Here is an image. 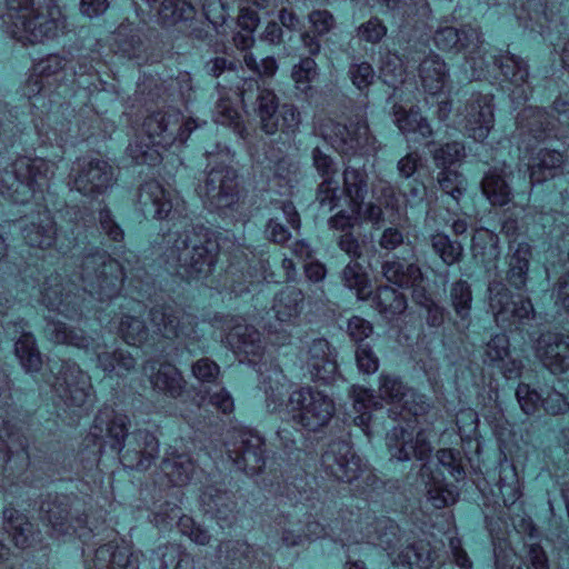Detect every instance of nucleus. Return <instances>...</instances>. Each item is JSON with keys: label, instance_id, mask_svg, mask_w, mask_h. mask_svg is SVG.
I'll use <instances>...</instances> for the list:
<instances>
[{"label": "nucleus", "instance_id": "obj_1", "mask_svg": "<svg viewBox=\"0 0 569 569\" xmlns=\"http://www.w3.org/2000/svg\"><path fill=\"white\" fill-rule=\"evenodd\" d=\"M343 543L367 542L379 546L388 552L396 566H408L410 569H431L436 561V552L425 541L406 546L397 552L401 541L399 526L389 518H376L369 512L355 515L349 512L342 517Z\"/></svg>", "mask_w": 569, "mask_h": 569}, {"label": "nucleus", "instance_id": "obj_2", "mask_svg": "<svg viewBox=\"0 0 569 569\" xmlns=\"http://www.w3.org/2000/svg\"><path fill=\"white\" fill-rule=\"evenodd\" d=\"M129 426L127 415L104 406L94 418L92 435L103 438L110 448L120 455V461L124 467L147 470L159 457V441L148 430H137L129 435Z\"/></svg>", "mask_w": 569, "mask_h": 569}, {"label": "nucleus", "instance_id": "obj_3", "mask_svg": "<svg viewBox=\"0 0 569 569\" xmlns=\"http://www.w3.org/2000/svg\"><path fill=\"white\" fill-rule=\"evenodd\" d=\"M353 408L359 412L353 422L368 435L371 419L370 410L381 407L380 400L391 405L389 417L408 420L409 416L419 417L429 410V402L423 395L407 387L399 377L382 373L379 377V399L372 390L352 386Z\"/></svg>", "mask_w": 569, "mask_h": 569}, {"label": "nucleus", "instance_id": "obj_4", "mask_svg": "<svg viewBox=\"0 0 569 569\" xmlns=\"http://www.w3.org/2000/svg\"><path fill=\"white\" fill-rule=\"evenodd\" d=\"M3 22L8 34L32 44L53 40L66 28L54 0H7Z\"/></svg>", "mask_w": 569, "mask_h": 569}, {"label": "nucleus", "instance_id": "obj_5", "mask_svg": "<svg viewBox=\"0 0 569 569\" xmlns=\"http://www.w3.org/2000/svg\"><path fill=\"white\" fill-rule=\"evenodd\" d=\"M171 243L164 252L166 263L190 278L207 277L213 270L219 244L203 226H188L183 231L169 236Z\"/></svg>", "mask_w": 569, "mask_h": 569}, {"label": "nucleus", "instance_id": "obj_6", "mask_svg": "<svg viewBox=\"0 0 569 569\" xmlns=\"http://www.w3.org/2000/svg\"><path fill=\"white\" fill-rule=\"evenodd\" d=\"M209 171L198 193L210 210L221 211L238 201L237 172L231 166L234 153L224 144L217 143L206 151Z\"/></svg>", "mask_w": 569, "mask_h": 569}, {"label": "nucleus", "instance_id": "obj_7", "mask_svg": "<svg viewBox=\"0 0 569 569\" xmlns=\"http://www.w3.org/2000/svg\"><path fill=\"white\" fill-rule=\"evenodd\" d=\"M57 163L40 157L20 156L11 164V170L0 174V194L14 203H24L53 177Z\"/></svg>", "mask_w": 569, "mask_h": 569}, {"label": "nucleus", "instance_id": "obj_8", "mask_svg": "<svg viewBox=\"0 0 569 569\" xmlns=\"http://www.w3.org/2000/svg\"><path fill=\"white\" fill-rule=\"evenodd\" d=\"M435 46L442 51H462L465 53L463 69L466 74L480 80L486 76L489 62L486 59V48L482 34L478 28L463 26L457 29L446 26L437 29L433 36Z\"/></svg>", "mask_w": 569, "mask_h": 569}, {"label": "nucleus", "instance_id": "obj_9", "mask_svg": "<svg viewBox=\"0 0 569 569\" xmlns=\"http://www.w3.org/2000/svg\"><path fill=\"white\" fill-rule=\"evenodd\" d=\"M79 279L82 290L99 301L118 296L123 279L122 266L106 251L86 254L80 263Z\"/></svg>", "mask_w": 569, "mask_h": 569}, {"label": "nucleus", "instance_id": "obj_10", "mask_svg": "<svg viewBox=\"0 0 569 569\" xmlns=\"http://www.w3.org/2000/svg\"><path fill=\"white\" fill-rule=\"evenodd\" d=\"M286 410L293 425L317 432L327 427L335 417L336 402L326 392L303 386L289 395Z\"/></svg>", "mask_w": 569, "mask_h": 569}, {"label": "nucleus", "instance_id": "obj_11", "mask_svg": "<svg viewBox=\"0 0 569 569\" xmlns=\"http://www.w3.org/2000/svg\"><path fill=\"white\" fill-rule=\"evenodd\" d=\"M204 122L186 118L179 110L170 108L149 114L142 123V133L161 149L183 144L191 132Z\"/></svg>", "mask_w": 569, "mask_h": 569}, {"label": "nucleus", "instance_id": "obj_12", "mask_svg": "<svg viewBox=\"0 0 569 569\" xmlns=\"http://www.w3.org/2000/svg\"><path fill=\"white\" fill-rule=\"evenodd\" d=\"M316 131L342 154H369L378 150L376 138L363 121L351 122L347 126L331 118H319Z\"/></svg>", "mask_w": 569, "mask_h": 569}, {"label": "nucleus", "instance_id": "obj_13", "mask_svg": "<svg viewBox=\"0 0 569 569\" xmlns=\"http://www.w3.org/2000/svg\"><path fill=\"white\" fill-rule=\"evenodd\" d=\"M53 388L72 413L81 416L93 406L91 378L76 362H62Z\"/></svg>", "mask_w": 569, "mask_h": 569}, {"label": "nucleus", "instance_id": "obj_14", "mask_svg": "<svg viewBox=\"0 0 569 569\" xmlns=\"http://www.w3.org/2000/svg\"><path fill=\"white\" fill-rule=\"evenodd\" d=\"M488 291L489 307L498 326L511 327L533 319L535 309L529 298L513 297L501 281L491 282Z\"/></svg>", "mask_w": 569, "mask_h": 569}, {"label": "nucleus", "instance_id": "obj_15", "mask_svg": "<svg viewBox=\"0 0 569 569\" xmlns=\"http://www.w3.org/2000/svg\"><path fill=\"white\" fill-rule=\"evenodd\" d=\"M227 452L234 466L248 476L259 475L266 466L263 438L252 430H239L227 443Z\"/></svg>", "mask_w": 569, "mask_h": 569}, {"label": "nucleus", "instance_id": "obj_16", "mask_svg": "<svg viewBox=\"0 0 569 569\" xmlns=\"http://www.w3.org/2000/svg\"><path fill=\"white\" fill-rule=\"evenodd\" d=\"M72 171V189L83 196L97 197L102 194L113 182L112 167L102 159H79Z\"/></svg>", "mask_w": 569, "mask_h": 569}, {"label": "nucleus", "instance_id": "obj_17", "mask_svg": "<svg viewBox=\"0 0 569 569\" xmlns=\"http://www.w3.org/2000/svg\"><path fill=\"white\" fill-rule=\"evenodd\" d=\"M42 521L50 528L54 538L78 535L84 537L86 517L70 518V506L67 497L49 498L40 506Z\"/></svg>", "mask_w": 569, "mask_h": 569}, {"label": "nucleus", "instance_id": "obj_18", "mask_svg": "<svg viewBox=\"0 0 569 569\" xmlns=\"http://www.w3.org/2000/svg\"><path fill=\"white\" fill-rule=\"evenodd\" d=\"M321 466L328 476L342 482H352L362 471L361 459L346 441L330 443L321 457Z\"/></svg>", "mask_w": 569, "mask_h": 569}, {"label": "nucleus", "instance_id": "obj_19", "mask_svg": "<svg viewBox=\"0 0 569 569\" xmlns=\"http://www.w3.org/2000/svg\"><path fill=\"white\" fill-rule=\"evenodd\" d=\"M22 236L30 247L48 249L54 244L60 253H67L76 244L74 237L62 240L57 236L56 222L47 209L23 226Z\"/></svg>", "mask_w": 569, "mask_h": 569}, {"label": "nucleus", "instance_id": "obj_20", "mask_svg": "<svg viewBox=\"0 0 569 569\" xmlns=\"http://www.w3.org/2000/svg\"><path fill=\"white\" fill-rule=\"evenodd\" d=\"M305 367L315 382L330 385L338 375L337 352L323 338L313 339L302 356Z\"/></svg>", "mask_w": 569, "mask_h": 569}, {"label": "nucleus", "instance_id": "obj_21", "mask_svg": "<svg viewBox=\"0 0 569 569\" xmlns=\"http://www.w3.org/2000/svg\"><path fill=\"white\" fill-rule=\"evenodd\" d=\"M535 355L551 373H568L569 336L557 332L541 333L536 341Z\"/></svg>", "mask_w": 569, "mask_h": 569}, {"label": "nucleus", "instance_id": "obj_22", "mask_svg": "<svg viewBox=\"0 0 569 569\" xmlns=\"http://www.w3.org/2000/svg\"><path fill=\"white\" fill-rule=\"evenodd\" d=\"M386 441L391 458L398 461H408L412 458L425 460L432 450L425 431H419L413 438L412 432L403 427H395L389 431Z\"/></svg>", "mask_w": 569, "mask_h": 569}, {"label": "nucleus", "instance_id": "obj_23", "mask_svg": "<svg viewBox=\"0 0 569 569\" xmlns=\"http://www.w3.org/2000/svg\"><path fill=\"white\" fill-rule=\"evenodd\" d=\"M227 343L237 355H243L248 362L256 366L261 358L263 346L260 332L252 326L242 323L240 318L226 319Z\"/></svg>", "mask_w": 569, "mask_h": 569}, {"label": "nucleus", "instance_id": "obj_24", "mask_svg": "<svg viewBox=\"0 0 569 569\" xmlns=\"http://www.w3.org/2000/svg\"><path fill=\"white\" fill-rule=\"evenodd\" d=\"M492 94H472L466 104V130L470 138L483 141L495 124Z\"/></svg>", "mask_w": 569, "mask_h": 569}, {"label": "nucleus", "instance_id": "obj_25", "mask_svg": "<svg viewBox=\"0 0 569 569\" xmlns=\"http://www.w3.org/2000/svg\"><path fill=\"white\" fill-rule=\"evenodd\" d=\"M86 563L90 569H138L139 553L124 542L111 541L97 548Z\"/></svg>", "mask_w": 569, "mask_h": 569}, {"label": "nucleus", "instance_id": "obj_26", "mask_svg": "<svg viewBox=\"0 0 569 569\" xmlns=\"http://www.w3.org/2000/svg\"><path fill=\"white\" fill-rule=\"evenodd\" d=\"M173 521H177L179 531L192 542L200 546H207L210 542L211 536L208 530L197 525L191 517L180 515V507L177 503L166 502L153 512L152 522L157 527L166 528Z\"/></svg>", "mask_w": 569, "mask_h": 569}, {"label": "nucleus", "instance_id": "obj_27", "mask_svg": "<svg viewBox=\"0 0 569 569\" xmlns=\"http://www.w3.org/2000/svg\"><path fill=\"white\" fill-rule=\"evenodd\" d=\"M3 528L19 549L37 548L42 543V533L29 518L19 510L7 507L3 509Z\"/></svg>", "mask_w": 569, "mask_h": 569}, {"label": "nucleus", "instance_id": "obj_28", "mask_svg": "<svg viewBox=\"0 0 569 569\" xmlns=\"http://www.w3.org/2000/svg\"><path fill=\"white\" fill-rule=\"evenodd\" d=\"M150 320L158 335L167 339L189 337L193 332V318L171 307H154Z\"/></svg>", "mask_w": 569, "mask_h": 569}, {"label": "nucleus", "instance_id": "obj_29", "mask_svg": "<svg viewBox=\"0 0 569 569\" xmlns=\"http://www.w3.org/2000/svg\"><path fill=\"white\" fill-rule=\"evenodd\" d=\"M41 303L49 310L58 311L68 319H76L81 316L79 297L71 291L64 292L60 277L50 276L41 289Z\"/></svg>", "mask_w": 569, "mask_h": 569}, {"label": "nucleus", "instance_id": "obj_30", "mask_svg": "<svg viewBox=\"0 0 569 569\" xmlns=\"http://www.w3.org/2000/svg\"><path fill=\"white\" fill-rule=\"evenodd\" d=\"M483 362L501 371L507 379L521 375L522 361L510 355V341L507 335L493 336L485 346Z\"/></svg>", "mask_w": 569, "mask_h": 569}, {"label": "nucleus", "instance_id": "obj_31", "mask_svg": "<svg viewBox=\"0 0 569 569\" xmlns=\"http://www.w3.org/2000/svg\"><path fill=\"white\" fill-rule=\"evenodd\" d=\"M138 204L144 217L162 220L172 210V192L156 180L147 181L139 189Z\"/></svg>", "mask_w": 569, "mask_h": 569}, {"label": "nucleus", "instance_id": "obj_32", "mask_svg": "<svg viewBox=\"0 0 569 569\" xmlns=\"http://www.w3.org/2000/svg\"><path fill=\"white\" fill-rule=\"evenodd\" d=\"M143 372L154 390L171 398L180 397L186 388L181 372L171 363L148 361L143 365Z\"/></svg>", "mask_w": 569, "mask_h": 569}, {"label": "nucleus", "instance_id": "obj_33", "mask_svg": "<svg viewBox=\"0 0 569 569\" xmlns=\"http://www.w3.org/2000/svg\"><path fill=\"white\" fill-rule=\"evenodd\" d=\"M495 64L499 67L505 79L515 87L511 91L512 99L527 100L531 92L527 63L520 57L505 52L495 57Z\"/></svg>", "mask_w": 569, "mask_h": 569}, {"label": "nucleus", "instance_id": "obj_34", "mask_svg": "<svg viewBox=\"0 0 569 569\" xmlns=\"http://www.w3.org/2000/svg\"><path fill=\"white\" fill-rule=\"evenodd\" d=\"M551 127L550 116L540 108L527 107L517 117V130L527 151L531 150V138L535 141L545 139Z\"/></svg>", "mask_w": 569, "mask_h": 569}, {"label": "nucleus", "instance_id": "obj_35", "mask_svg": "<svg viewBox=\"0 0 569 569\" xmlns=\"http://www.w3.org/2000/svg\"><path fill=\"white\" fill-rule=\"evenodd\" d=\"M419 78L423 90L430 96H437L449 88L450 76L445 60L436 54H428L419 66Z\"/></svg>", "mask_w": 569, "mask_h": 569}, {"label": "nucleus", "instance_id": "obj_36", "mask_svg": "<svg viewBox=\"0 0 569 569\" xmlns=\"http://www.w3.org/2000/svg\"><path fill=\"white\" fill-rule=\"evenodd\" d=\"M6 435L8 440H3L0 435V468L3 472V478H7L13 482L16 477V467L19 470L24 469L28 466V453L26 451L24 443L19 440V448H14L16 435L9 430L6 425ZM0 487H6L4 479L0 480Z\"/></svg>", "mask_w": 569, "mask_h": 569}, {"label": "nucleus", "instance_id": "obj_37", "mask_svg": "<svg viewBox=\"0 0 569 569\" xmlns=\"http://www.w3.org/2000/svg\"><path fill=\"white\" fill-rule=\"evenodd\" d=\"M283 220L293 230L300 229V216L293 203L290 201L283 202L280 213L268 220L264 228V236L269 241L277 244H284L291 238V232L283 224Z\"/></svg>", "mask_w": 569, "mask_h": 569}, {"label": "nucleus", "instance_id": "obj_38", "mask_svg": "<svg viewBox=\"0 0 569 569\" xmlns=\"http://www.w3.org/2000/svg\"><path fill=\"white\" fill-rule=\"evenodd\" d=\"M161 473L168 483L174 487L188 485L194 473L196 465L187 453H166L160 465Z\"/></svg>", "mask_w": 569, "mask_h": 569}, {"label": "nucleus", "instance_id": "obj_39", "mask_svg": "<svg viewBox=\"0 0 569 569\" xmlns=\"http://www.w3.org/2000/svg\"><path fill=\"white\" fill-rule=\"evenodd\" d=\"M303 306V292L296 287H286L274 296L272 311L280 322L291 323L299 318Z\"/></svg>", "mask_w": 569, "mask_h": 569}, {"label": "nucleus", "instance_id": "obj_40", "mask_svg": "<svg viewBox=\"0 0 569 569\" xmlns=\"http://www.w3.org/2000/svg\"><path fill=\"white\" fill-rule=\"evenodd\" d=\"M262 366L266 367L267 363H262L258 368L261 376V388L266 393L268 408L274 411L282 403L288 379L278 365L270 363L269 368H266L264 371Z\"/></svg>", "mask_w": 569, "mask_h": 569}, {"label": "nucleus", "instance_id": "obj_41", "mask_svg": "<svg viewBox=\"0 0 569 569\" xmlns=\"http://www.w3.org/2000/svg\"><path fill=\"white\" fill-rule=\"evenodd\" d=\"M69 64L70 60L67 58L59 54H49L36 62L33 68L37 74L42 77L48 84V90H51L74 74Z\"/></svg>", "mask_w": 569, "mask_h": 569}, {"label": "nucleus", "instance_id": "obj_42", "mask_svg": "<svg viewBox=\"0 0 569 569\" xmlns=\"http://www.w3.org/2000/svg\"><path fill=\"white\" fill-rule=\"evenodd\" d=\"M505 167L492 168L483 177L481 181V190L483 196L492 206H506L511 200V188L506 181Z\"/></svg>", "mask_w": 569, "mask_h": 569}, {"label": "nucleus", "instance_id": "obj_43", "mask_svg": "<svg viewBox=\"0 0 569 569\" xmlns=\"http://www.w3.org/2000/svg\"><path fill=\"white\" fill-rule=\"evenodd\" d=\"M200 505L206 513L219 520H227L236 510V501L231 493L217 487H207L200 496Z\"/></svg>", "mask_w": 569, "mask_h": 569}, {"label": "nucleus", "instance_id": "obj_44", "mask_svg": "<svg viewBox=\"0 0 569 569\" xmlns=\"http://www.w3.org/2000/svg\"><path fill=\"white\" fill-rule=\"evenodd\" d=\"M562 161V154L556 150L541 149L531 156L528 161L531 184L553 178Z\"/></svg>", "mask_w": 569, "mask_h": 569}, {"label": "nucleus", "instance_id": "obj_45", "mask_svg": "<svg viewBox=\"0 0 569 569\" xmlns=\"http://www.w3.org/2000/svg\"><path fill=\"white\" fill-rule=\"evenodd\" d=\"M383 277L400 288L417 286L422 281L420 268L415 263H406L398 258L387 260L382 263Z\"/></svg>", "mask_w": 569, "mask_h": 569}, {"label": "nucleus", "instance_id": "obj_46", "mask_svg": "<svg viewBox=\"0 0 569 569\" xmlns=\"http://www.w3.org/2000/svg\"><path fill=\"white\" fill-rule=\"evenodd\" d=\"M44 335L48 340L58 345H68L84 350H88L91 345V339L81 330L70 329L60 320L48 318Z\"/></svg>", "mask_w": 569, "mask_h": 569}, {"label": "nucleus", "instance_id": "obj_47", "mask_svg": "<svg viewBox=\"0 0 569 569\" xmlns=\"http://www.w3.org/2000/svg\"><path fill=\"white\" fill-rule=\"evenodd\" d=\"M259 89L257 97V114L260 119L261 129L267 134H274L280 127L278 110L279 100L276 93L270 89Z\"/></svg>", "mask_w": 569, "mask_h": 569}, {"label": "nucleus", "instance_id": "obj_48", "mask_svg": "<svg viewBox=\"0 0 569 569\" xmlns=\"http://www.w3.org/2000/svg\"><path fill=\"white\" fill-rule=\"evenodd\" d=\"M392 109L395 123L403 134L419 133L422 138L432 136L431 126L418 108L406 110L402 106L395 104Z\"/></svg>", "mask_w": 569, "mask_h": 569}, {"label": "nucleus", "instance_id": "obj_49", "mask_svg": "<svg viewBox=\"0 0 569 569\" xmlns=\"http://www.w3.org/2000/svg\"><path fill=\"white\" fill-rule=\"evenodd\" d=\"M531 258V246L527 242H519L509 260L507 279L509 283L521 290L527 284V274Z\"/></svg>", "mask_w": 569, "mask_h": 569}, {"label": "nucleus", "instance_id": "obj_50", "mask_svg": "<svg viewBox=\"0 0 569 569\" xmlns=\"http://www.w3.org/2000/svg\"><path fill=\"white\" fill-rule=\"evenodd\" d=\"M97 360L98 367L104 372L114 373L118 377L128 375L137 366V358L123 349L98 352Z\"/></svg>", "mask_w": 569, "mask_h": 569}, {"label": "nucleus", "instance_id": "obj_51", "mask_svg": "<svg viewBox=\"0 0 569 569\" xmlns=\"http://www.w3.org/2000/svg\"><path fill=\"white\" fill-rule=\"evenodd\" d=\"M343 192L350 204L359 212L368 192L367 174L363 170L348 167L343 171Z\"/></svg>", "mask_w": 569, "mask_h": 569}, {"label": "nucleus", "instance_id": "obj_52", "mask_svg": "<svg viewBox=\"0 0 569 569\" xmlns=\"http://www.w3.org/2000/svg\"><path fill=\"white\" fill-rule=\"evenodd\" d=\"M375 303L379 313L389 320L403 313L407 309L406 297L389 286L378 288Z\"/></svg>", "mask_w": 569, "mask_h": 569}, {"label": "nucleus", "instance_id": "obj_53", "mask_svg": "<svg viewBox=\"0 0 569 569\" xmlns=\"http://www.w3.org/2000/svg\"><path fill=\"white\" fill-rule=\"evenodd\" d=\"M213 120L221 126L230 127L241 138L246 130L242 116L237 107V102L229 97L221 96L213 110Z\"/></svg>", "mask_w": 569, "mask_h": 569}, {"label": "nucleus", "instance_id": "obj_54", "mask_svg": "<svg viewBox=\"0 0 569 569\" xmlns=\"http://www.w3.org/2000/svg\"><path fill=\"white\" fill-rule=\"evenodd\" d=\"M14 352L27 372H37L41 369L42 358L32 333L22 331L16 341Z\"/></svg>", "mask_w": 569, "mask_h": 569}, {"label": "nucleus", "instance_id": "obj_55", "mask_svg": "<svg viewBox=\"0 0 569 569\" xmlns=\"http://www.w3.org/2000/svg\"><path fill=\"white\" fill-rule=\"evenodd\" d=\"M472 253L485 264L495 262L500 257L499 238L489 230H477L472 237Z\"/></svg>", "mask_w": 569, "mask_h": 569}, {"label": "nucleus", "instance_id": "obj_56", "mask_svg": "<svg viewBox=\"0 0 569 569\" xmlns=\"http://www.w3.org/2000/svg\"><path fill=\"white\" fill-rule=\"evenodd\" d=\"M251 547L244 541H222L217 549V558L220 565L227 568L242 566L243 560H249Z\"/></svg>", "mask_w": 569, "mask_h": 569}, {"label": "nucleus", "instance_id": "obj_57", "mask_svg": "<svg viewBox=\"0 0 569 569\" xmlns=\"http://www.w3.org/2000/svg\"><path fill=\"white\" fill-rule=\"evenodd\" d=\"M159 149L158 146L151 143L142 133V136H138L136 140L129 143L127 153L137 164L154 166L161 160Z\"/></svg>", "mask_w": 569, "mask_h": 569}, {"label": "nucleus", "instance_id": "obj_58", "mask_svg": "<svg viewBox=\"0 0 569 569\" xmlns=\"http://www.w3.org/2000/svg\"><path fill=\"white\" fill-rule=\"evenodd\" d=\"M158 13L163 26H173L179 21L191 19L194 9L187 0H162Z\"/></svg>", "mask_w": 569, "mask_h": 569}, {"label": "nucleus", "instance_id": "obj_59", "mask_svg": "<svg viewBox=\"0 0 569 569\" xmlns=\"http://www.w3.org/2000/svg\"><path fill=\"white\" fill-rule=\"evenodd\" d=\"M406 69L402 59L395 52L387 51L380 59V78L395 89L403 83Z\"/></svg>", "mask_w": 569, "mask_h": 569}, {"label": "nucleus", "instance_id": "obj_60", "mask_svg": "<svg viewBox=\"0 0 569 569\" xmlns=\"http://www.w3.org/2000/svg\"><path fill=\"white\" fill-rule=\"evenodd\" d=\"M430 242L433 251L447 266H452L460 261L463 252V248L460 242L451 240L443 232H436L431 234Z\"/></svg>", "mask_w": 569, "mask_h": 569}, {"label": "nucleus", "instance_id": "obj_61", "mask_svg": "<svg viewBox=\"0 0 569 569\" xmlns=\"http://www.w3.org/2000/svg\"><path fill=\"white\" fill-rule=\"evenodd\" d=\"M342 279L345 286L355 290L359 299L363 300L370 295L368 276L358 262H350L345 267Z\"/></svg>", "mask_w": 569, "mask_h": 569}, {"label": "nucleus", "instance_id": "obj_62", "mask_svg": "<svg viewBox=\"0 0 569 569\" xmlns=\"http://www.w3.org/2000/svg\"><path fill=\"white\" fill-rule=\"evenodd\" d=\"M450 301L457 316L462 320L467 319L472 302L470 284L465 280L453 282L450 289Z\"/></svg>", "mask_w": 569, "mask_h": 569}, {"label": "nucleus", "instance_id": "obj_63", "mask_svg": "<svg viewBox=\"0 0 569 569\" xmlns=\"http://www.w3.org/2000/svg\"><path fill=\"white\" fill-rule=\"evenodd\" d=\"M498 485L506 506L513 505L521 497L520 482L515 466L501 468Z\"/></svg>", "mask_w": 569, "mask_h": 569}, {"label": "nucleus", "instance_id": "obj_64", "mask_svg": "<svg viewBox=\"0 0 569 569\" xmlns=\"http://www.w3.org/2000/svg\"><path fill=\"white\" fill-rule=\"evenodd\" d=\"M119 332L122 339L132 346H137L146 341L148 332L144 322L140 317L126 315L119 325Z\"/></svg>", "mask_w": 569, "mask_h": 569}]
</instances>
